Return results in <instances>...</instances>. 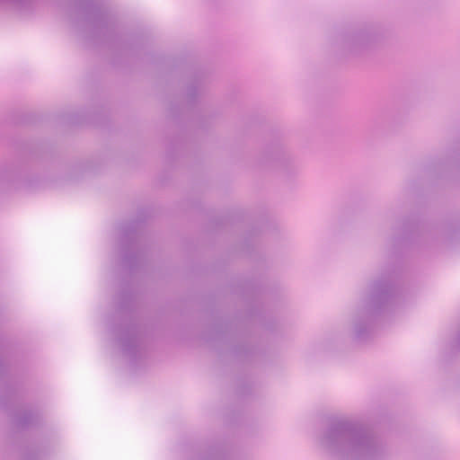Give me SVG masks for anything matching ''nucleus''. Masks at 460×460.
<instances>
[{
    "label": "nucleus",
    "instance_id": "obj_1",
    "mask_svg": "<svg viewBox=\"0 0 460 460\" xmlns=\"http://www.w3.org/2000/svg\"><path fill=\"white\" fill-rule=\"evenodd\" d=\"M320 447L330 460H384L390 451L382 436L348 419L331 423L320 438Z\"/></svg>",
    "mask_w": 460,
    "mask_h": 460
},
{
    "label": "nucleus",
    "instance_id": "obj_10",
    "mask_svg": "<svg viewBox=\"0 0 460 460\" xmlns=\"http://www.w3.org/2000/svg\"><path fill=\"white\" fill-rule=\"evenodd\" d=\"M199 93V86L196 84L190 85L187 89V96L192 101Z\"/></svg>",
    "mask_w": 460,
    "mask_h": 460
},
{
    "label": "nucleus",
    "instance_id": "obj_4",
    "mask_svg": "<svg viewBox=\"0 0 460 460\" xmlns=\"http://www.w3.org/2000/svg\"><path fill=\"white\" fill-rule=\"evenodd\" d=\"M112 332L118 335L117 341L123 355L130 361L134 362L144 355L146 350L145 339L138 325L130 323L121 326L118 330L114 329Z\"/></svg>",
    "mask_w": 460,
    "mask_h": 460
},
{
    "label": "nucleus",
    "instance_id": "obj_2",
    "mask_svg": "<svg viewBox=\"0 0 460 460\" xmlns=\"http://www.w3.org/2000/svg\"><path fill=\"white\" fill-rule=\"evenodd\" d=\"M399 300L400 296L393 275H382L374 280L350 319L351 338L357 342L371 338L378 318L394 310Z\"/></svg>",
    "mask_w": 460,
    "mask_h": 460
},
{
    "label": "nucleus",
    "instance_id": "obj_5",
    "mask_svg": "<svg viewBox=\"0 0 460 460\" xmlns=\"http://www.w3.org/2000/svg\"><path fill=\"white\" fill-rule=\"evenodd\" d=\"M121 252L122 263L129 269H134L143 261V253L140 251V236L135 226L127 225L121 228Z\"/></svg>",
    "mask_w": 460,
    "mask_h": 460
},
{
    "label": "nucleus",
    "instance_id": "obj_6",
    "mask_svg": "<svg viewBox=\"0 0 460 460\" xmlns=\"http://www.w3.org/2000/svg\"><path fill=\"white\" fill-rule=\"evenodd\" d=\"M80 8L89 22L94 28H108L111 20L108 13L104 12L95 0H80Z\"/></svg>",
    "mask_w": 460,
    "mask_h": 460
},
{
    "label": "nucleus",
    "instance_id": "obj_3",
    "mask_svg": "<svg viewBox=\"0 0 460 460\" xmlns=\"http://www.w3.org/2000/svg\"><path fill=\"white\" fill-rule=\"evenodd\" d=\"M378 41V34L373 30H358L340 35L336 47L344 55L360 56L369 50Z\"/></svg>",
    "mask_w": 460,
    "mask_h": 460
},
{
    "label": "nucleus",
    "instance_id": "obj_11",
    "mask_svg": "<svg viewBox=\"0 0 460 460\" xmlns=\"http://www.w3.org/2000/svg\"><path fill=\"white\" fill-rule=\"evenodd\" d=\"M403 234L406 236L411 232V226L410 224H404L402 227Z\"/></svg>",
    "mask_w": 460,
    "mask_h": 460
},
{
    "label": "nucleus",
    "instance_id": "obj_7",
    "mask_svg": "<svg viewBox=\"0 0 460 460\" xmlns=\"http://www.w3.org/2000/svg\"><path fill=\"white\" fill-rule=\"evenodd\" d=\"M13 423L19 429H27L33 425L37 420V415L31 411L17 409L10 414Z\"/></svg>",
    "mask_w": 460,
    "mask_h": 460
},
{
    "label": "nucleus",
    "instance_id": "obj_8",
    "mask_svg": "<svg viewBox=\"0 0 460 460\" xmlns=\"http://www.w3.org/2000/svg\"><path fill=\"white\" fill-rule=\"evenodd\" d=\"M36 4L37 0H0V6H10L21 13L31 12Z\"/></svg>",
    "mask_w": 460,
    "mask_h": 460
},
{
    "label": "nucleus",
    "instance_id": "obj_9",
    "mask_svg": "<svg viewBox=\"0 0 460 460\" xmlns=\"http://www.w3.org/2000/svg\"><path fill=\"white\" fill-rule=\"evenodd\" d=\"M13 404V394L8 393L4 396L0 397V409L9 410L11 406Z\"/></svg>",
    "mask_w": 460,
    "mask_h": 460
}]
</instances>
